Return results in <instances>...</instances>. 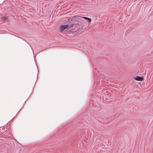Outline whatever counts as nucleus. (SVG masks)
Instances as JSON below:
<instances>
[{"mask_svg":"<svg viewBox=\"0 0 153 153\" xmlns=\"http://www.w3.org/2000/svg\"><path fill=\"white\" fill-rule=\"evenodd\" d=\"M27 99L26 100V101H25V103H24V104L25 103V102H26V101H27Z\"/></svg>","mask_w":153,"mask_h":153,"instance_id":"nucleus-6","label":"nucleus"},{"mask_svg":"<svg viewBox=\"0 0 153 153\" xmlns=\"http://www.w3.org/2000/svg\"><path fill=\"white\" fill-rule=\"evenodd\" d=\"M2 19H3L4 20H5V17H3L2 18Z\"/></svg>","mask_w":153,"mask_h":153,"instance_id":"nucleus-5","label":"nucleus"},{"mask_svg":"<svg viewBox=\"0 0 153 153\" xmlns=\"http://www.w3.org/2000/svg\"><path fill=\"white\" fill-rule=\"evenodd\" d=\"M69 25H61L60 26V30L61 31H62L63 30L65 29L68 28L69 27Z\"/></svg>","mask_w":153,"mask_h":153,"instance_id":"nucleus-1","label":"nucleus"},{"mask_svg":"<svg viewBox=\"0 0 153 153\" xmlns=\"http://www.w3.org/2000/svg\"><path fill=\"white\" fill-rule=\"evenodd\" d=\"M81 18H82L84 19L87 20L89 22H90L91 21V19L90 18L86 17H81Z\"/></svg>","mask_w":153,"mask_h":153,"instance_id":"nucleus-3","label":"nucleus"},{"mask_svg":"<svg viewBox=\"0 0 153 153\" xmlns=\"http://www.w3.org/2000/svg\"><path fill=\"white\" fill-rule=\"evenodd\" d=\"M74 23L72 24H71L70 25H69V27H73L74 26Z\"/></svg>","mask_w":153,"mask_h":153,"instance_id":"nucleus-4","label":"nucleus"},{"mask_svg":"<svg viewBox=\"0 0 153 153\" xmlns=\"http://www.w3.org/2000/svg\"><path fill=\"white\" fill-rule=\"evenodd\" d=\"M134 79L136 81H142L143 79V76H137L134 78Z\"/></svg>","mask_w":153,"mask_h":153,"instance_id":"nucleus-2","label":"nucleus"}]
</instances>
